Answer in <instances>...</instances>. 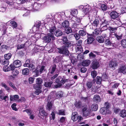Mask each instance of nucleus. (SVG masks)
Instances as JSON below:
<instances>
[{"label":"nucleus","mask_w":126,"mask_h":126,"mask_svg":"<svg viewBox=\"0 0 126 126\" xmlns=\"http://www.w3.org/2000/svg\"><path fill=\"white\" fill-rule=\"evenodd\" d=\"M68 80L64 78L59 77L56 79L55 82L57 84L54 85L55 88H57L60 87L65 82H67Z\"/></svg>","instance_id":"1"},{"label":"nucleus","mask_w":126,"mask_h":126,"mask_svg":"<svg viewBox=\"0 0 126 126\" xmlns=\"http://www.w3.org/2000/svg\"><path fill=\"white\" fill-rule=\"evenodd\" d=\"M82 112L84 116L86 117H89L91 116H94L95 114L93 113L92 114L91 113L92 110L90 109H88L87 106L85 105L84 107L82 108Z\"/></svg>","instance_id":"2"},{"label":"nucleus","mask_w":126,"mask_h":126,"mask_svg":"<svg viewBox=\"0 0 126 126\" xmlns=\"http://www.w3.org/2000/svg\"><path fill=\"white\" fill-rule=\"evenodd\" d=\"M68 49L65 47L62 46L60 47L57 48V51L60 54H64L65 55H69V52Z\"/></svg>","instance_id":"3"},{"label":"nucleus","mask_w":126,"mask_h":126,"mask_svg":"<svg viewBox=\"0 0 126 126\" xmlns=\"http://www.w3.org/2000/svg\"><path fill=\"white\" fill-rule=\"evenodd\" d=\"M63 44L65 47L69 48L71 46V42L67 38V36H63L61 39Z\"/></svg>","instance_id":"4"},{"label":"nucleus","mask_w":126,"mask_h":126,"mask_svg":"<svg viewBox=\"0 0 126 126\" xmlns=\"http://www.w3.org/2000/svg\"><path fill=\"white\" fill-rule=\"evenodd\" d=\"M22 65L21 62L18 60L15 61L13 63L9 65L11 68V70H13L15 68L20 67Z\"/></svg>","instance_id":"5"},{"label":"nucleus","mask_w":126,"mask_h":126,"mask_svg":"<svg viewBox=\"0 0 126 126\" xmlns=\"http://www.w3.org/2000/svg\"><path fill=\"white\" fill-rule=\"evenodd\" d=\"M55 37L53 34L50 33H48L43 37V40L46 43H48L51 42V39L53 40L54 39Z\"/></svg>","instance_id":"6"},{"label":"nucleus","mask_w":126,"mask_h":126,"mask_svg":"<svg viewBox=\"0 0 126 126\" xmlns=\"http://www.w3.org/2000/svg\"><path fill=\"white\" fill-rule=\"evenodd\" d=\"M101 23L100 19L96 17L93 22L91 23V24L94 27H100Z\"/></svg>","instance_id":"7"},{"label":"nucleus","mask_w":126,"mask_h":126,"mask_svg":"<svg viewBox=\"0 0 126 126\" xmlns=\"http://www.w3.org/2000/svg\"><path fill=\"white\" fill-rule=\"evenodd\" d=\"M81 18L80 17H75L72 18L73 21H74L75 23H74L72 26V28H75L77 26V24H79L81 22Z\"/></svg>","instance_id":"8"},{"label":"nucleus","mask_w":126,"mask_h":126,"mask_svg":"<svg viewBox=\"0 0 126 126\" xmlns=\"http://www.w3.org/2000/svg\"><path fill=\"white\" fill-rule=\"evenodd\" d=\"M57 69V65L55 64H53L48 69V73L49 74L52 75L54 74Z\"/></svg>","instance_id":"9"},{"label":"nucleus","mask_w":126,"mask_h":126,"mask_svg":"<svg viewBox=\"0 0 126 126\" xmlns=\"http://www.w3.org/2000/svg\"><path fill=\"white\" fill-rule=\"evenodd\" d=\"M51 94L56 95V99H58L60 98H62L63 97V92L61 91H59L56 93L55 92H52L51 93Z\"/></svg>","instance_id":"10"},{"label":"nucleus","mask_w":126,"mask_h":126,"mask_svg":"<svg viewBox=\"0 0 126 126\" xmlns=\"http://www.w3.org/2000/svg\"><path fill=\"white\" fill-rule=\"evenodd\" d=\"M110 16L112 19H115L118 17L119 16V14L116 11H113L110 12Z\"/></svg>","instance_id":"11"},{"label":"nucleus","mask_w":126,"mask_h":126,"mask_svg":"<svg viewBox=\"0 0 126 126\" xmlns=\"http://www.w3.org/2000/svg\"><path fill=\"white\" fill-rule=\"evenodd\" d=\"M91 66L93 69H96L99 67V63L96 60L94 61L91 63Z\"/></svg>","instance_id":"12"},{"label":"nucleus","mask_w":126,"mask_h":126,"mask_svg":"<svg viewBox=\"0 0 126 126\" xmlns=\"http://www.w3.org/2000/svg\"><path fill=\"white\" fill-rule=\"evenodd\" d=\"M118 72L122 73L125 74L126 73V66L125 65H122L118 69Z\"/></svg>","instance_id":"13"},{"label":"nucleus","mask_w":126,"mask_h":126,"mask_svg":"<svg viewBox=\"0 0 126 126\" xmlns=\"http://www.w3.org/2000/svg\"><path fill=\"white\" fill-rule=\"evenodd\" d=\"M101 98L100 96L98 94L95 95L93 98L94 102L97 103L101 101Z\"/></svg>","instance_id":"14"},{"label":"nucleus","mask_w":126,"mask_h":126,"mask_svg":"<svg viewBox=\"0 0 126 126\" xmlns=\"http://www.w3.org/2000/svg\"><path fill=\"white\" fill-rule=\"evenodd\" d=\"M100 21H101L100 27L101 26L103 25H108L109 24V21L105 18H104L100 19Z\"/></svg>","instance_id":"15"},{"label":"nucleus","mask_w":126,"mask_h":126,"mask_svg":"<svg viewBox=\"0 0 126 126\" xmlns=\"http://www.w3.org/2000/svg\"><path fill=\"white\" fill-rule=\"evenodd\" d=\"M94 40V39L92 37H87V39L85 40V42H86V45H88L92 44Z\"/></svg>","instance_id":"16"},{"label":"nucleus","mask_w":126,"mask_h":126,"mask_svg":"<svg viewBox=\"0 0 126 126\" xmlns=\"http://www.w3.org/2000/svg\"><path fill=\"white\" fill-rule=\"evenodd\" d=\"M82 11L85 15L88 14L89 13V7L88 6H84L82 8Z\"/></svg>","instance_id":"17"},{"label":"nucleus","mask_w":126,"mask_h":126,"mask_svg":"<svg viewBox=\"0 0 126 126\" xmlns=\"http://www.w3.org/2000/svg\"><path fill=\"white\" fill-rule=\"evenodd\" d=\"M69 25V22L67 20L64 21L62 23V26L64 28H67Z\"/></svg>","instance_id":"18"},{"label":"nucleus","mask_w":126,"mask_h":126,"mask_svg":"<svg viewBox=\"0 0 126 126\" xmlns=\"http://www.w3.org/2000/svg\"><path fill=\"white\" fill-rule=\"evenodd\" d=\"M91 63V61L90 60H86L82 62L81 65L83 66H88L90 65Z\"/></svg>","instance_id":"19"},{"label":"nucleus","mask_w":126,"mask_h":126,"mask_svg":"<svg viewBox=\"0 0 126 126\" xmlns=\"http://www.w3.org/2000/svg\"><path fill=\"white\" fill-rule=\"evenodd\" d=\"M53 104L52 101H49L47 102V104L46 107V109L47 110L50 111L52 108Z\"/></svg>","instance_id":"20"},{"label":"nucleus","mask_w":126,"mask_h":126,"mask_svg":"<svg viewBox=\"0 0 126 126\" xmlns=\"http://www.w3.org/2000/svg\"><path fill=\"white\" fill-rule=\"evenodd\" d=\"M63 32L59 29L57 30L54 32V34L57 37L60 36L63 34Z\"/></svg>","instance_id":"21"},{"label":"nucleus","mask_w":126,"mask_h":126,"mask_svg":"<svg viewBox=\"0 0 126 126\" xmlns=\"http://www.w3.org/2000/svg\"><path fill=\"white\" fill-rule=\"evenodd\" d=\"M53 83V82L52 81H46L44 83V86L45 87L48 88H50Z\"/></svg>","instance_id":"22"},{"label":"nucleus","mask_w":126,"mask_h":126,"mask_svg":"<svg viewBox=\"0 0 126 126\" xmlns=\"http://www.w3.org/2000/svg\"><path fill=\"white\" fill-rule=\"evenodd\" d=\"M109 65L110 68H114L118 65V64L115 61H110V62Z\"/></svg>","instance_id":"23"},{"label":"nucleus","mask_w":126,"mask_h":126,"mask_svg":"<svg viewBox=\"0 0 126 126\" xmlns=\"http://www.w3.org/2000/svg\"><path fill=\"white\" fill-rule=\"evenodd\" d=\"M32 72L34 74V76L35 77H37L39 75V69L37 67H36Z\"/></svg>","instance_id":"24"},{"label":"nucleus","mask_w":126,"mask_h":126,"mask_svg":"<svg viewBox=\"0 0 126 126\" xmlns=\"http://www.w3.org/2000/svg\"><path fill=\"white\" fill-rule=\"evenodd\" d=\"M85 106V105L84 106L82 105V104L81 101H79L78 102H76L75 104V107L78 108H80L81 107L82 108L84 107Z\"/></svg>","instance_id":"25"},{"label":"nucleus","mask_w":126,"mask_h":126,"mask_svg":"<svg viewBox=\"0 0 126 126\" xmlns=\"http://www.w3.org/2000/svg\"><path fill=\"white\" fill-rule=\"evenodd\" d=\"M104 43L107 46H112L113 47L114 46V44L112 43L108 39H107L105 40Z\"/></svg>","instance_id":"26"},{"label":"nucleus","mask_w":126,"mask_h":126,"mask_svg":"<svg viewBox=\"0 0 126 126\" xmlns=\"http://www.w3.org/2000/svg\"><path fill=\"white\" fill-rule=\"evenodd\" d=\"M96 39L97 41L100 43H103L104 41V39L102 36H98L97 37Z\"/></svg>","instance_id":"27"},{"label":"nucleus","mask_w":126,"mask_h":126,"mask_svg":"<svg viewBox=\"0 0 126 126\" xmlns=\"http://www.w3.org/2000/svg\"><path fill=\"white\" fill-rule=\"evenodd\" d=\"M9 48V47L8 46L6 45H2L0 47V51L3 52H4V49H5L6 50H7Z\"/></svg>","instance_id":"28"},{"label":"nucleus","mask_w":126,"mask_h":126,"mask_svg":"<svg viewBox=\"0 0 126 126\" xmlns=\"http://www.w3.org/2000/svg\"><path fill=\"white\" fill-rule=\"evenodd\" d=\"M12 56V54L10 53L5 54L4 56V58L5 59L9 60L10 59Z\"/></svg>","instance_id":"29"},{"label":"nucleus","mask_w":126,"mask_h":126,"mask_svg":"<svg viewBox=\"0 0 126 126\" xmlns=\"http://www.w3.org/2000/svg\"><path fill=\"white\" fill-rule=\"evenodd\" d=\"M66 117L62 116L60 118L59 120V122L60 124L62 125L66 123Z\"/></svg>","instance_id":"30"},{"label":"nucleus","mask_w":126,"mask_h":126,"mask_svg":"<svg viewBox=\"0 0 126 126\" xmlns=\"http://www.w3.org/2000/svg\"><path fill=\"white\" fill-rule=\"evenodd\" d=\"M119 114L120 116L123 118L125 117L126 116V110H122Z\"/></svg>","instance_id":"31"},{"label":"nucleus","mask_w":126,"mask_h":126,"mask_svg":"<svg viewBox=\"0 0 126 126\" xmlns=\"http://www.w3.org/2000/svg\"><path fill=\"white\" fill-rule=\"evenodd\" d=\"M29 70L27 68H25L22 70V74L24 75H27L29 73Z\"/></svg>","instance_id":"32"},{"label":"nucleus","mask_w":126,"mask_h":126,"mask_svg":"<svg viewBox=\"0 0 126 126\" xmlns=\"http://www.w3.org/2000/svg\"><path fill=\"white\" fill-rule=\"evenodd\" d=\"M108 29L110 31L111 34L113 33H115V32L117 30V27H111L110 26L108 27Z\"/></svg>","instance_id":"33"},{"label":"nucleus","mask_w":126,"mask_h":126,"mask_svg":"<svg viewBox=\"0 0 126 126\" xmlns=\"http://www.w3.org/2000/svg\"><path fill=\"white\" fill-rule=\"evenodd\" d=\"M39 113L40 115L43 116H46L48 115V113L43 109L40 110Z\"/></svg>","instance_id":"34"},{"label":"nucleus","mask_w":126,"mask_h":126,"mask_svg":"<svg viewBox=\"0 0 126 126\" xmlns=\"http://www.w3.org/2000/svg\"><path fill=\"white\" fill-rule=\"evenodd\" d=\"M107 110L105 107H102L100 109V112L102 114L105 115L107 114Z\"/></svg>","instance_id":"35"},{"label":"nucleus","mask_w":126,"mask_h":126,"mask_svg":"<svg viewBox=\"0 0 126 126\" xmlns=\"http://www.w3.org/2000/svg\"><path fill=\"white\" fill-rule=\"evenodd\" d=\"M121 44L122 47L126 48V39H124L121 41Z\"/></svg>","instance_id":"36"},{"label":"nucleus","mask_w":126,"mask_h":126,"mask_svg":"<svg viewBox=\"0 0 126 126\" xmlns=\"http://www.w3.org/2000/svg\"><path fill=\"white\" fill-rule=\"evenodd\" d=\"M56 28L54 26L50 28L49 31L50 33L54 34V32L56 30Z\"/></svg>","instance_id":"37"},{"label":"nucleus","mask_w":126,"mask_h":126,"mask_svg":"<svg viewBox=\"0 0 126 126\" xmlns=\"http://www.w3.org/2000/svg\"><path fill=\"white\" fill-rule=\"evenodd\" d=\"M33 88L35 90H41L42 87V86L41 85L37 84H36L34 85Z\"/></svg>","instance_id":"38"},{"label":"nucleus","mask_w":126,"mask_h":126,"mask_svg":"<svg viewBox=\"0 0 126 126\" xmlns=\"http://www.w3.org/2000/svg\"><path fill=\"white\" fill-rule=\"evenodd\" d=\"M32 63H31L29 59L27 60L25 63L24 64L23 66L25 67H29L31 64Z\"/></svg>","instance_id":"39"},{"label":"nucleus","mask_w":126,"mask_h":126,"mask_svg":"<svg viewBox=\"0 0 126 126\" xmlns=\"http://www.w3.org/2000/svg\"><path fill=\"white\" fill-rule=\"evenodd\" d=\"M91 108L93 111H96L98 108V105L96 104H93L91 106Z\"/></svg>","instance_id":"40"},{"label":"nucleus","mask_w":126,"mask_h":126,"mask_svg":"<svg viewBox=\"0 0 126 126\" xmlns=\"http://www.w3.org/2000/svg\"><path fill=\"white\" fill-rule=\"evenodd\" d=\"M57 114L61 115H65V111L64 110L60 109L59 110V112L57 113Z\"/></svg>","instance_id":"41"},{"label":"nucleus","mask_w":126,"mask_h":126,"mask_svg":"<svg viewBox=\"0 0 126 126\" xmlns=\"http://www.w3.org/2000/svg\"><path fill=\"white\" fill-rule=\"evenodd\" d=\"M41 22L40 21H37L34 23V26L35 27L39 29L40 26L41 25Z\"/></svg>","instance_id":"42"},{"label":"nucleus","mask_w":126,"mask_h":126,"mask_svg":"<svg viewBox=\"0 0 126 126\" xmlns=\"http://www.w3.org/2000/svg\"><path fill=\"white\" fill-rule=\"evenodd\" d=\"M96 82L98 84H101L102 78L101 77L97 76L96 77Z\"/></svg>","instance_id":"43"},{"label":"nucleus","mask_w":126,"mask_h":126,"mask_svg":"<svg viewBox=\"0 0 126 126\" xmlns=\"http://www.w3.org/2000/svg\"><path fill=\"white\" fill-rule=\"evenodd\" d=\"M78 12L77 9H74L71 10V14L72 16H75L77 14Z\"/></svg>","instance_id":"44"},{"label":"nucleus","mask_w":126,"mask_h":126,"mask_svg":"<svg viewBox=\"0 0 126 126\" xmlns=\"http://www.w3.org/2000/svg\"><path fill=\"white\" fill-rule=\"evenodd\" d=\"M93 84V81H87L86 84V86L88 89H91Z\"/></svg>","instance_id":"45"},{"label":"nucleus","mask_w":126,"mask_h":126,"mask_svg":"<svg viewBox=\"0 0 126 126\" xmlns=\"http://www.w3.org/2000/svg\"><path fill=\"white\" fill-rule=\"evenodd\" d=\"M12 72V74L15 77L17 76L19 72L16 69L13 70Z\"/></svg>","instance_id":"46"},{"label":"nucleus","mask_w":126,"mask_h":126,"mask_svg":"<svg viewBox=\"0 0 126 126\" xmlns=\"http://www.w3.org/2000/svg\"><path fill=\"white\" fill-rule=\"evenodd\" d=\"M86 31H85L83 30H80L79 32V33L80 36H85L86 34Z\"/></svg>","instance_id":"47"},{"label":"nucleus","mask_w":126,"mask_h":126,"mask_svg":"<svg viewBox=\"0 0 126 126\" xmlns=\"http://www.w3.org/2000/svg\"><path fill=\"white\" fill-rule=\"evenodd\" d=\"M97 75V72L95 70H94L91 72V75L92 78L93 79L95 78Z\"/></svg>","instance_id":"48"},{"label":"nucleus","mask_w":126,"mask_h":126,"mask_svg":"<svg viewBox=\"0 0 126 126\" xmlns=\"http://www.w3.org/2000/svg\"><path fill=\"white\" fill-rule=\"evenodd\" d=\"M9 63V60L4 59L2 60V64L6 66L8 65Z\"/></svg>","instance_id":"49"},{"label":"nucleus","mask_w":126,"mask_h":126,"mask_svg":"<svg viewBox=\"0 0 126 126\" xmlns=\"http://www.w3.org/2000/svg\"><path fill=\"white\" fill-rule=\"evenodd\" d=\"M66 29L65 30V33L67 34L72 32V30L71 27H68V28Z\"/></svg>","instance_id":"50"},{"label":"nucleus","mask_w":126,"mask_h":126,"mask_svg":"<svg viewBox=\"0 0 126 126\" xmlns=\"http://www.w3.org/2000/svg\"><path fill=\"white\" fill-rule=\"evenodd\" d=\"M74 114H73L72 115V119L74 121H75L78 119V115L77 114H75L74 112Z\"/></svg>","instance_id":"51"},{"label":"nucleus","mask_w":126,"mask_h":126,"mask_svg":"<svg viewBox=\"0 0 126 126\" xmlns=\"http://www.w3.org/2000/svg\"><path fill=\"white\" fill-rule=\"evenodd\" d=\"M10 24L12 27L14 28H16L17 27V25L16 22L14 21H12L10 22Z\"/></svg>","instance_id":"52"},{"label":"nucleus","mask_w":126,"mask_h":126,"mask_svg":"<svg viewBox=\"0 0 126 126\" xmlns=\"http://www.w3.org/2000/svg\"><path fill=\"white\" fill-rule=\"evenodd\" d=\"M34 61L32 60L31 61V63H32L31 64L30 66H29V67H30L31 68V70L32 72H33L35 69V66L34 65L33 63H34V62H33Z\"/></svg>","instance_id":"53"},{"label":"nucleus","mask_w":126,"mask_h":126,"mask_svg":"<svg viewBox=\"0 0 126 126\" xmlns=\"http://www.w3.org/2000/svg\"><path fill=\"white\" fill-rule=\"evenodd\" d=\"M43 81L42 79L40 78H38L36 79V84L41 85V84L43 83Z\"/></svg>","instance_id":"54"},{"label":"nucleus","mask_w":126,"mask_h":126,"mask_svg":"<svg viewBox=\"0 0 126 126\" xmlns=\"http://www.w3.org/2000/svg\"><path fill=\"white\" fill-rule=\"evenodd\" d=\"M102 81H105L108 79L107 75L106 74H103L102 76Z\"/></svg>","instance_id":"55"},{"label":"nucleus","mask_w":126,"mask_h":126,"mask_svg":"<svg viewBox=\"0 0 126 126\" xmlns=\"http://www.w3.org/2000/svg\"><path fill=\"white\" fill-rule=\"evenodd\" d=\"M3 70L4 72H7L11 70V68L7 66H5L3 67Z\"/></svg>","instance_id":"56"},{"label":"nucleus","mask_w":126,"mask_h":126,"mask_svg":"<svg viewBox=\"0 0 126 126\" xmlns=\"http://www.w3.org/2000/svg\"><path fill=\"white\" fill-rule=\"evenodd\" d=\"M101 8L103 11H106L107 9V5L105 4H102L101 6Z\"/></svg>","instance_id":"57"},{"label":"nucleus","mask_w":126,"mask_h":126,"mask_svg":"<svg viewBox=\"0 0 126 126\" xmlns=\"http://www.w3.org/2000/svg\"><path fill=\"white\" fill-rule=\"evenodd\" d=\"M7 28L5 26H4L2 27V31H3V33L2 34V35H3L5 34L7 32Z\"/></svg>","instance_id":"58"},{"label":"nucleus","mask_w":126,"mask_h":126,"mask_svg":"<svg viewBox=\"0 0 126 126\" xmlns=\"http://www.w3.org/2000/svg\"><path fill=\"white\" fill-rule=\"evenodd\" d=\"M60 57L59 56H57L55 58L54 60V62L55 63H58L60 62Z\"/></svg>","instance_id":"59"},{"label":"nucleus","mask_w":126,"mask_h":126,"mask_svg":"<svg viewBox=\"0 0 126 126\" xmlns=\"http://www.w3.org/2000/svg\"><path fill=\"white\" fill-rule=\"evenodd\" d=\"M1 85L2 87H3L7 91L9 90L10 89L9 87H8L7 85L4 83L2 82L1 83Z\"/></svg>","instance_id":"60"},{"label":"nucleus","mask_w":126,"mask_h":126,"mask_svg":"<svg viewBox=\"0 0 126 126\" xmlns=\"http://www.w3.org/2000/svg\"><path fill=\"white\" fill-rule=\"evenodd\" d=\"M16 103H13L11 106V107L12 109L15 111H17L18 110L17 109L16 107Z\"/></svg>","instance_id":"61"},{"label":"nucleus","mask_w":126,"mask_h":126,"mask_svg":"<svg viewBox=\"0 0 126 126\" xmlns=\"http://www.w3.org/2000/svg\"><path fill=\"white\" fill-rule=\"evenodd\" d=\"M81 100L83 102H88V97L87 96L86 97H82L81 98Z\"/></svg>","instance_id":"62"},{"label":"nucleus","mask_w":126,"mask_h":126,"mask_svg":"<svg viewBox=\"0 0 126 126\" xmlns=\"http://www.w3.org/2000/svg\"><path fill=\"white\" fill-rule=\"evenodd\" d=\"M100 31L99 29H95L94 32H93V33L95 35H98L99 34Z\"/></svg>","instance_id":"63"},{"label":"nucleus","mask_w":126,"mask_h":126,"mask_svg":"<svg viewBox=\"0 0 126 126\" xmlns=\"http://www.w3.org/2000/svg\"><path fill=\"white\" fill-rule=\"evenodd\" d=\"M35 78L33 77H30L28 81L30 84H31L33 83Z\"/></svg>","instance_id":"64"}]
</instances>
